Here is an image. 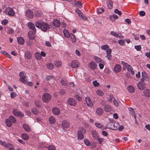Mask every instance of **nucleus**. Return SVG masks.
Masks as SVG:
<instances>
[{
	"label": "nucleus",
	"mask_w": 150,
	"mask_h": 150,
	"mask_svg": "<svg viewBox=\"0 0 150 150\" xmlns=\"http://www.w3.org/2000/svg\"><path fill=\"white\" fill-rule=\"evenodd\" d=\"M32 112L34 115H37L39 113L38 110L36 108L33 109L32 110Z\"/></svg>",
	"instance_id": "nucleus-56"
},
{
	"label": "nucleus",
	"mask_w": 150,
	"mask_h": 150,
	"mask_svg": "<svg viewBox=\"0 0 150 150\" xmlns=\"http://www.w3.org/2000/svg\"><path fill=\"white\" fill-rule=\"evenodd\" d=\"M144 95L146 97H150V90L149 89L146 88L143 91Z\"/></svg>",
	"instance_id": "nucleus-20"
},
{
	"label": "nucleus",
	"mask_w": 150,
	"mask_h": 150,
	"mask_svg": "<svg viewBox=\"0 0 150 150\" xmlns=\"http://www.w3.org/2000/svg\"><path fill=\"white\" fill-rule=\"evenodd\" d=\"M45 79L47 81H49L52 79L53 81H54L55 79L54 76L50 75H46Z\"/></svg>",
	"instance_id": "nucleus-37"
},
{
	"label": "nucleus",
	"mask_w": 150,
	"mask_h": 150,
	"mask_svg": "<svg viewBox=\"0 0 150 150\" xmlns=\"http://www.w3.org/2000/svg\"><path fill=\"white\" fill-rule=\"evenodd\" d=\"M35 26L36 27L41 29L44 32H46L50 28V25L46 23L37 22L35 23Z\"/></svg>",
	"instance_id": "nucleus-1"
},
{
	"label": "nucleus",
	"mask_w": 150,
	"mask_h": 150,
	"mask_svg": "<svg viewBox=\"0 0 150 150\" xmlns=\"http://www.w3.org/2000/svg\"><path fill=\"white\" fill-rule=\"evenodd\" d=\"M5 122L6 125L8 127H11L12 125V122L10 120V119H6L5 120Z\"/></svg>",
	"instance_id": "nucleus-38"
},
{
	"label": "nucleus",
	"mask_w": 150,
	"mask_h": 150,
	"mask_svg": "<svg viewBox=\"0 0 150 150\" xmlns=\"http://www.w3.org/2000/svg\"><path fill=\"white\" fill-rule=\"evenodd\" d=\"M35 58L37 60H39L42 57L40 54L39 52H36L34 54Z\"/></svg>",
	"instance_id": "nucleus-35"
},
{
	"label": "nucleus",
	"mask_w": 150,
	"mask_h": 150,
	"mask_svg": "<svg viewBox=\"0 0 150 150\" xmlns=\"http://www.w3.org/2000/svg\"><path fill=\"white\" fill-rule=\"evenodd\" d=\"M146 13L144 11H141L139 12V15L142 16H144L145 15Z\"/></svg>",
	"instance_id": "nucleus-64"
},
{
	"label": "nucleus",
	"mask_w": 150,
	"mask_h": 150,
	"mask_svg": "<svg viewBox=\"0 0 150 150\" xmlns=\"http://www.w3.org/2000/svg\"><path fill=\"white\" fill-rule=\"evenodd\" d=\"M55 66L57 67H60L62 64V63L61 61H57L55 62Z\"/></svg>",
	"instance_id": "nucleus-47"
},
{
	"label": "nucleus",
	"mask_w": 150,
	"mask_h": 150,
	"mask_svg": "<svg viewBox=\"0 0 150 150\" xmlns=\"http://www.w3.org/2000/svg\"><path fill=\"white\" fill-rule=\"evenodd\" d=\"M127 89L128 91L131 93H133L134 91V88L133 86H129L127 87Z\"/></svg>",
	"instance_id": "nucleus-39"
},
{
	"label": "nucleus",
	"mask_w": 150,
	"mask_h": 150,
	"mask_svg": "<svg viewBox=\"0 0 150 150\" xmlns=\"http://www.w3.org/2000/svg\"><path fill=\"white\" fill-rule=\"evenodd\" d=\"M97 66V64L96 62L93 61L90 62L88 64V67L90 68V69L92 70L95 69Z\"/></svg>",
	"instance_id": "nucleus-11"
},
{
	"label": "nucleus",
	"mask_w": 150,
	"mask_h": 150,
	"mask_svg": "<svg viewBox=\"0 0 150 150\" xmlns=\"http://www.w3.org/2000/svg\"><path fill=\"white\" fill-rule=\"evenodd\" d=\"M106 52L107 55L106 56V57H107L108 60H110L111 59L112 57L111 54L112 50L110 49H108L107 50Z\"/></svg>",
	"instance_id": "nucleus-19"
},
{
	"label": "nucleus",
	"mask_w": 150,
	"mask_h": 150,
	"mask_svg": "<svg viewBox=\"0 0 150 150\" xmlns=\"http://www.w3.org/2000/svg\"><path fill=\"white\" fill-rule=\"evenodd\" d=\"M68 103L71 106H75L77 104L76 100L74 98H70L67 100Z\"/></svg>",
	"instance_id": "nucleus-9"
},
{
	"label": "nucleus",
	"mask_w": 150,
	"mask_h": 150,
	"mask_svg": "<svg viewBox=\"0 0 150 150\" xmlns=\"http://www.w3.org/2000/svg\"><path fill=\"white\" fill-rule=\"evenodd\" d=\"M134 48L137 50V51H139L141 50V47L140 45H135L134 47Z\"/></svg>",
	"instance_id": "nucleus-60"
},
{
	"label": "nucleus",
	"mask_w": 150,
	"mask_h": 150,
	"mask_svg": "<svg viewBox=\"0 0 150 150\" xmlns=\"http://www.w3.org/2000/svg\"><path fill=\"white\" fill-rule=\"evenodd\" d=\"M79 16L81 19L83 20H86L87 19V17L84 15L82 13L80 15H79Z\"/></svg>",
	"instance_id": "nucleus-54"
},
{
	"label": "nucleus",
	"mask_w": 150,
	"mask_h": 150,
	"mask_svg": "<svg viewBox=\"0 0 150 150\" xmlns=\"http://www.w3.org/2000/svg\"><path fill=\"white\" fill-rule=\"evenodd\" d=\"M95 125L97 128L101 129L102 128H103V125H102L101 124L97 122H95Z\"/></svg>",
	"instance_id": "nucleus-42"
},
{
	"label": "nucleus",
	"mask_w": 150,
	"mask_h": 150,
	"mask_svg": "<svg viewBox=\"0 0 150 150\" xmlns=\"http://www.w3.org/2000/svg\"><path fill=\"white\" fill-rule=\"evenodd\" d=\"M49 120L51 124H54L56 122V120L53 116L50 117L49 118Z\"/></svg>",
	"instance_id": "nucleus-40"
},
{
	"label": "nucleus",
	"mask_w": 150,
	"mask_h": 150,
	"mask_svg": "<svg viewBox=\"0 0 150 150\" xmlns=\"http://www.w3.org/2000/svg\"><path fill=\"white\" fill-rule=\"evenodd\" d=\"M93 59H95L96 61L98 63H104V61L98 57L95 56L93 57Z\"/></svg>",
	"instance_id": "nucleus-26"
},
{
	"label": "nucleus",
	"mask_w": 150,
	"mask_h": 150,
	"mask_svg": "<svg viewBox=\"0 0 150 150\" xmlns=\"http://www.w3.org/2000/svg\"><path fill=\"white\" fill-rule=\"evenodd\" d=\"M0 144L2 146H4V147L6 148L7 146V144L4 141H2L0 140Z\"/></svg>",
	"instance_id": "nucleus-50"
},
{
	"label": "nucleus",
	"mask_w": 150,
	"mask_h": 150,
	"mask_svg": "<svg viewBox=\"0 0 150 150\" xmlns=\"http://www.w3.org/2000/svg\"><path fill=\"white\" fill-rule=\"evenodd\" d=\"M21 135L22 138L25 140H27L29 139V136L26 134H22Z\"/></svg>",
	"instance_id": "nucleus-48"
},
{
	"label": "nucleus",
	"mask_w": 150,
	"mask_h": 150,
	"mask_svg": "<svg viewBox=\"0 0 150 150\" xmlns=\"http://www.w3.org/2000/svg\"><path fill=\"white\" fill-rule=\"evenodd\" d=\"M53 25L55 27H59L61 25L60 21L57 19H54L53 22Z\"/></svg>",
	"instance_id": "nucleus-24"
},
{
	"label": "nucleus",
	"mask_w": 150,
	"mask_h": 150,
	"mask_svg": "<svg viewBox=\"0 0 150 150\" xmlns=\"http://www.w3.org/2000/svg\"><path fill=\"white\" fill-rule=\"evenodd\" d=\"M32 55L30 52L27 51L25 53V57L27 59H30L32 57Z\"/></svg>",
	"instance_id": "nucleus-23"
},
{
	"label": "nucleus",
	"mask_w": 150,
	"mask_h": 150,
	"mask_svg": "<svg viewBox=\"0 0 150 150\" xmlns=\"http://www.w3.org/2000/svg\"><path fill=\"white\" fill-rule=\"evenodd\" d=\"M28 28L32 30H36L35 28L34 24L31 22H28Z\"/></svg>",
	"instance_id": "nucleus-22"
},
{
	"label": "nucleus",
	"mask_w": 150,
	"mask_h": 150,
	"mask_svg": "<svg viewBox=\"0 0 150 150\" xmlns=\"http://www.w3.org/2000/svg\"><path fill=\"white\" fill-rule=\"evenodd\" d=\"M52 111L53 113L56 115H58L60 113V109L57 108H54L52 109Z\"/></svg>",
	"instance_id": "nucleus-17"
},
{
	"label": "nucleus",
	"mask_w": 150,
	"mask_h": 150,
	"mask_svg": "<svg viewBox=\"0 0 150 150\" xmlns=\"http://www.w3.org/2000/svg\"><path fill=\"white\" fill-rule=\"evenodd\" d=\"M80 65V63L79 62L76 60H73L71 63V67L74 68H76L78 67Z\"/></svg>",
	"instance_id": "nucleus-10"
},
{
	"label": "nucleus",
	"mask_w": 150,
	"mask_h": 150,
	"mask_svg": "<svg viewBox=\"0 0 150 150\" xmlns=\"http://www.w3.org/2000/svg\"><path fill=\"white\" fill-rule=\"evenodd\" d=\"M1 52L2 54L6 55L8 58H10V55L6 52L2 51H1Z\"/></svg>",
	"instance_id": "nucleus-59"
},
{
	"label": "nucleus",
	"mask_w": 150,
	"mask_h": 150,
	"mask_svg": "<svg viewBox=\"0 0 150 150\" xmlns=\"http://www.w3.org/2000/svg\"><path fill=\"white\" fill-rule=\"evenodd\" d=\"M47 67L50 70H52L54 68V65L51 63H48L47 65Z\"/></svg>",
	"instance_id": "nucleus-45"
},
{
	"label": "nucleus",
	"mask_w": 150,
	"mask_h": 150,
	"mask_svg": "<svg viewBox=\"0 0 150 150\" xmlns=\"http://www.w3.org/2000/svg\"><path fill=\"white\" fill-rule=\"evenodd\" d=\"M6 148L9 149V150H15L14 147L13 145L10 143H7V146ZM16 150H21L20 149H17Z\"/></svg>",
	"instance_id": "nucleus-33"
},
{
	"label": "nucleus",
	"mask_w": 150,
	"mask_h": 150,
	"mask_svg": "<svg viewBox=\"0 0 150 150\" xmlns=\"http://www.w3.org/2000/svg\"><path fill=\"white\" fill-rule=\"evenodd\" d=\"M137 86L139 89L142 90L145 88L146 84L142 82H139L137 83Z\"/></svg>",
	"instance_id": "nucleus-12"
},
{
	"label": "nucleus",
	"mask_w": 150,
	"mask_h": 150,
	"mask_svg": "<svg viewBox=\"0 0 150 150\" xmlns=\"http://www.w3.org/2000/svg\"><path fill=\"white\" fill-rule=\"evenodd\" d=\"M62 127L65 128H68L70 126V124L67 120H64L62 123Z\"/></svg>",
	"instance_id": "nucleus-15"
},
{
	"label": "nucleus",
	"mask_w": 150,
	"mask_h": 150,
	"mask_svg": "<svg viewBox=\"0 0 150 150\" xmlns=\"http://www.w3.org/2000/svg\"><path fill=\"white\" fill-rule=\"evenodd\" d=\"M24 130L28 132H30L31 131V129L29 126L26 124H24L23 125Z\"/></svg>",
	"instance_id": "nucleus-25"
},
{
	"label": "nucleus",
	"mask_w": 150,
	"mask_h": 150,
	"mask_svg": "<svg viewBox=\"0 0 150 150\" xmlns=\"http://www.w3.org/2000/svg\"><path fill=\"white\" fill-rule=\"evenodd\" d=\"M63 33L64 36L67 38H68L69 37L70 33L69 31L67 30H63Z\"/></svg>",
	"instance_id": "nucleus-34"
},
{
	"label": "nucleus",
	"mask_w": 150,
	"mask_h": 150,
	"mask_svg": "<svg viewBox=\"0 0 150 150\" xmlns=\"http://www.w3.org/2000/svg\"><path fill=\"white\" fill-rule=\"evenodd\" d=\"M111 34L114 36L116 37L117 38H121L120 37V36L118 35L117 34L116 32L114 31H111Z\"/></svg>",
	"instance_id": "nucleus-52"
},
{
	"label": "nucleus",
	"mask_w": 150,
	"mask_h": 150,
	"mask_svg": "<svg viewBox=\"0 0 150 150\" xmlns=\"http://www.w3.org/2000/svg\"><path fill=\"white\" fill-rule=\"evenodd\" d=\"M25 16L27 18L29 19H32L34 17V14L32 11L29 9L27 10L26 12Z\"/></svg>",
	"instance_id": "nucleus-8"
},
{
	"label": "nucleus",
	"mask_w": 150,
	"mask_h": 150,
	"mask_svg": "<svg viewBox=\"0 0 150 150\" xmlns=\"http://www.w3.org/2000/svg\"><path fill=\"white\" fill-rule=\"evenodd\" d=\"M108 45H105L101 46V48L103 50H105L108 49Z\"/></svg>",
	"instance_id": "nucleus-58"
},
{
	"label": "nucleus",
	"mask_w": 150,
	"mask_h": 150,
	"mask_svg": "<svg viewBox=\"0 0 150 150\" xmlns=\"http://www.w3.org/2000/svg\"><path fill=\"white\" fill-rule=\"evenodd\" d=\"M114 12L116 13H117L118 15H120L122 14L121 12L120 11H119L117 9H115L114 11Z\"/></svg>",
	"instance_id": "nucleus-62"
},
{
	"label": "nucleus",
	"mask_w": 150,
	"mask_h": 150,
	"mask_svg": "<svg viewBox=\"0 0 150 150\" xmlns=\"http://www.w3.org/2000/svg\"><path fill=\"white\" fill-rule=\"evenodd\" d=\"M35 104L37 107H40L41 105V103L40 100H36L35 101Z\"/></svg>",
	"instance_id": "nucleus-46"
},
{
	"label": "nucleus",
	"mask_w": 150,
	"mask_h": 150,
	"mask_svg": "<svg viewBox=\"0 0 150 150\" xmlns=\"http://www.w3.org/2000/svg\"><path fill=\"white\" fill-rule=\"evenodd\" d=\"M51 98L50 95L47 93H45L42 95V99L43 101L45 103H47L50 100Z\"/></svg>",
	"instance_id": "nucleus-4"
},
{
	"label": "nucleus",
	"mask_w": 150,
	"mask_h": 150,
	"mask_svg": "<svg viewBox=\"0 0 150 150\" xmlns=\"http://www.w3.org/2000/svg\"><path fill=\"white\" fill-rule=\"evenodd\" d=\"M83 132L84 133L86 132V130L83 127H80L79 128V130L77 132V136L79 139L81 140L83 139L84 136L82 132Z\"/></svg>",
	"instance_id": "nucleus-3"
},
{
	"label": "nucleus",
	"mask_w": 150,
	"mask_h": 150,
	"mask_svg": "<svg viewBox=\"0 0 150 150\" xmlns=\"http://www.w3.org/2000/svg\"><path fill=\"white\" fill-rule=\"evenodd\" d=\"M121 67L119 64H116L114 68V70L115 72L116 73L119 72L121 70Z\"/></svg>",
	"instance_id": "nucleus-21"
},
{
	"label": "nucleus",
	"mask_w": 150,
	"mask_h": 150,
	"mask_svg": "<svg viewBox=\"0 0 150 150\" xmlns=\"http://www.w3.org/2000/svg\"><path fill=\"white\" fill-rule=\"evenodd\" d=\"M9 119L13 123H15L16 120V118L13 116H11L9 117Z\"/></svg>",
	"instance_id": "nucleus-44"
},
{
	"label": "nucleus",
	"mask_w": 150,
	"mask_h": 150,
	"mask_svg": "<svg viewBox=\"0 0 150 150\" xmlns=\"http://www.w3.org/2000/svg\"><path fill=\"white\" fill-rule=\"evenodd\" d=\"M75 97L78 101H81V98L78 95H75Z\"/></svg>",
	"instance_id": "nucleus-63"
},
{
	"label": "nucleus",
	"mask_w": 150,
	"mask_h": 150,
	"mask_svg": "<svg viewBox=\"0 0 150 150\" xmlns=\"http://www.w3.org/2000/svg\"><path fill=\"white\" fill-rule=\"evenodd\" d=\"M35 16L36 17H41L42 16V13L41 11L38 10L35 11Z\"/></svg>",
	"instance_id": "nucleus-29"
},
{
	"label": "nucleus",
	"mask_w": 150,
	"mask_h": 150,
	"mask_svg": "<svg viewBox=\"0 0 150 150\" xmlns=\"http://www.w3.org/2000/svg\"><path fill=\"white\" fill-rule=\"evenodd\" d=\"M107 4L108 9H111L113 6V4L112 2L110 0H109L107 1Z\"/></svg>",
	"instance_id": "nucleus-27"
},
{
	"label": "nucleus",
	"mask_w": 150,
	"mask_h": 150,
	"mask_svg": "<svg viewBox=\"0 0 150 150\" xmlns=\"http://www.w3.org/2000/svg\"><path fill=\"white\" fill-rule=\"evenodd\" d=\"M36 32V30H30L28 33V36L30 39L34 40L35 38V35Z\"/></svg>",
	"instance_id": "nucleus-6"
},
{
	"label": "nucleus",
	"mask_w": 150,
	"mask_h": 150,
	"mask_svg": "<svg viewBox=\"0 0 150 150\" xmlns=\"http://www.w3.org/2000/svg\"><path fill=\"white\" fill-rule=\"evenodd\" d=\"M142 77L145 79V80L146 81H149V78L148 76L144 71H143L142 72Z\"/></svg>",
	"instance_id": "nucleus-18"
},
{
	"label": "nucleus",
	"mask_w": 150,
	"mask_h": 150,
	"mask_svg": "<svg viewBox=\"0 0 150 150\" xmlns=\"http://www.w3.org/2000/svg\"><path fill=\"white\" fill-rule=\"evenodd\" d=\"M126 68L127 69V70L128 71L130 72L132 75L134 74V73L133 70V68L130 65H129Z\"/></svg>",
	"instance_id": "nucleus-31"
},
{
	"label": "nucleus",
	"mask_w": 150,
	"mask_h": 150,
	"mask_svg": "<svg viewBox=\"0 0 150 150\" xmlns=\"http://www.w3.org/2000/svg\"><path fill=\"white\" fill-rule=\"evenodd\" d=\"M61 82L62 84L64 86H67L68 83L67 81L64 79H62L61 81Z\"/></svg>",
	"instance_id": "nucleus-49"
},
{
	"label": "nucleus",
	"mask_w": 150,
	"mask_h": 150,
	"mask_svg": "<svg viewBox=\"0 0 150 150\" xmlns=\"http://www.w3.org/2000/svg\"><path fill=\"white\" fill-rule=\"evenodd\" d=\"M48 150H55V147L53 145H50L48 147Z\"/></svg>",
	"instance_id": "nucleus-51"
},
{
	"label": "nucleus",
	"mask_w": 150,
	"mask_h": 150,
	"mask_svg": "<svg viewBox=\"0 0 150 150\" xmlns=\"http://www.w3.org/2000/svg\"><path fill=\"white\" fill-rule=\"evenodd\" d=\"M108 125H110V128L112 129L116 130L118 129L119 125L117 122H115L113 119H110Z\"/></svg>",
	"instance_id": "nucleus-2"
},
{
	"label": "nucleus",
	"mask_w": 150,
	"mask_h": 150,
	"mask_svg": "<svg viewBox=\"0 0 150 150\" xmlns=\"http://www.w3.org/2000/svg\"><path fill=\"white\" fill-rule=\"evenodd\" d=\"M92 135L93 137L95 139H97L98 138V135L97 132L95 130H92L91 132Z\"/></svg>",
	"instance_id": "nucleus-32"
},
{
	"label": "nucleus",
	"mask_w": 150,
	"mask_h": 150,
	"mask_svg": "<svg viewBox=\"0 0 150 150\" xmlns=\"http://www.w3.org/2000/svg\"><path fill=\"white\" fill-rule=\"evenodd\" d=\"M96 113L98 115H101L103 113V110L101 108H98L96 110Z\"/></svg>",
	"instance_id": "nucleus-16"
},
{
	"label": "nucleus",
	"mask_w": 150,
	"mask_h": 150,
	"mask_svg": "<svg viewBox=\"0 0 150 150\" xmlns=\"http://www.w3.org/2000/svg\"><path fill=\"white\" fill-rule=\"evenodd\" d=\"M69 37L71 38V41L73 42H76V38L75 35L73 33H71L69 35Z\"/></svg>",
	"instance_id": "nucleus-30"
},
{
	"label": "nucleus",
	"mask_w": 150,
	"mask_h": 150,
	"mask_svg": "<svg viewBox=\"0 0 150 150\" xmlns=\"http://www.w3.org/2000/svg\"><path fill=\"white\" fill-rule=\"evenodd\" d=\"M96 93L98 95L102 96L103 94V92L101 90H98L96 91Z\"/></svg>",
	"instance_id": "nucleus-55"
},
{
	"label": "nucleus",
	"mask_w": 150,
	"mask_h": 150,
	"mask_svg": "<svg viewBox=\"0 0 150 150\" xmlns=\"http://www.w3.org/2000/svg\"><path fill=\"white\" fill-rule=\"evenodd\" d=\"M119 44L121 45H123L125 44L124 40L123 39H120L118 40Z\"/></svg>",
	"instance_id": "nucleus-57"
},
{
	"label": "nucleus",
	"mask_w": 150,
	"mask_h": 150,
	"mask_svg": "<svg viewBox=\"0 0 150 150\" xmlns=\"http://www.w3.org/2000/svg\"><path fill=\"white\" fill-rule=\"evenodd\" d=\"M17 40L18 43L20 45H23L24 43V39L22 37H18Z\"/></svg>",
	"instance_id": "nucleus-28"
},
{
	"label": "nucleus",
	"mask_w": 150,
	"mask_h": 150,
	"mask_svg": "<svg viewBox=\"0 0 150 150\" xmlns=\"http://www.w3.org/2000/svg\"><path fill=\"white\" fill-rule=\"evenodd\" d=\"M26 74L23 71H21L19 73V75L21 78L20 79V81L23 83H24L25 81V79L26 76Z\"/></svg>",
	"instance_id": "nucleus-13"
},
{
	"label": "nucleus",
	"mask_w": 150,
	"mask_h": 150,
	"mask_svg": "<svg viewBox=\"0 0 150 150\" xmlns=\"http://www.w3.org/2000/svg\"><path fill=\"white\" fill-rule=\"evenodd\" d=\"M84 142L85 144L87 146H89L90 145V142L89 140L87 139H84Z\"/></svg>",
	"instance_id": "nucleus-53"
},
{
	"label": "nucleus",
	"mask_w": 150,
	"mask_h": 150,
	"mask_svg": "<svg viewBox=\"0 0 150 150\" xmlns=\"http://www.w3.org/2000/svg\"><path fill=\"white\" fill-rule=\"evenodd\" d=\"M104 11V9L102 8H98L97 9V12L98 14L102 13Z\"/></svg>",
	"instance_id": "nucleus-43"
},
{
	"label": "nucleus",
	"mask_w": 150,
	"mask_h": 150,
	"mask_svg": "<svg viewBox=\"0 0 150 150\" xmlns=\"http://www.w3.org/2000/svg\"><path fill=\"white\" fill-rule=\"evenodd\" d=\"M104 109L107 112H110L112 110V108L110 106L107 105H105L104 107Z\"/></svg>",
	"instance_id": "nucleus-36"
},
{
	"label": "nucleus",
	"mask_w": 150,
	"mask_h": 150,
	"mask_svg": "<svg viewBox=\"0 0 150 150\" xmlns=\"http://www.w3.org/2000/svg\"><path fill=\"white\" fill-rule=\"evenodd\" d=\"M6 32L8 33L12 34L13 32V30L10 27H7L5 29Z\"/></svg>",
	"instance_id": "nucleus-41"
},
{
	"label": "nucleus",
	"mask_w": 150,
	"mask_h": 150,
	"mask_svg": "<svg viewBox=\"0 0 150 150\" xmlns=\"http://www.w3.org/2000/svg\"><path fill=\"white\" fill-rule=\"evenodd\" d=\"M85 100L87 106L91 108L93 106V103L91 98L89 97H86Z\"/></svg>",
	"instance_id": "nucleus-7"
},
{
	"label": "nucleus",
	"mask_w": 150,
	"mask_h": 150,
	"mask_svg": "<svg viewBox=\"0 0 150 150\" xmlns=\"http://www.w3.org/2000/svg\"><path fill=\"white\" fill-rule=\"evenodd\" d=\"M4 12L6 14H7L10 16H13L14 15L15 12L14 10L10 7L6 8Z\"/></svg>",
	"instance_id": "nucleus-5"
},
{
	"label": "nucleus",
	"mask_w": 150,
	"mask_h": 150,
	"mask_svg": "<svg viewBox=\"0 0 150 150\" xmlns=\"http://www.w3.org/2000/svg\"><path fill=\"white\" fill-rule=\"evenodd\" d=\"M104 63H100L99 64L98 66L100 69H103L104 67Z\"/></svg>",
	"instance_id": "nucleus-61"
},
{
	"label": "nucleus",
	"mask_w": 150,
	"mask_h": 150,
	"mask_svg": "<svg viewBox=\"0 0 150 150\" xmlns=\"http://www.w3.org/2000/svg\"><path fill=\"white\" fill-rule=\"evenodd\" d=\"M13 113L14 115L16 116H21L23 117L24 116L23 114L19 111L17 109H14L13 110Z\"/></svg>",
	"instance_id": "nucleus-14"
}]
</instances>
